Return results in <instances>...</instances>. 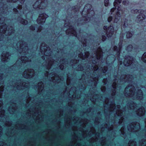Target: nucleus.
I'll return each instance as SVG.
<instances>
[{
	"mask_svg": "<svg viewBox=\"0 0 146 146\" xmlns=\"http://www.w3.org/2000/svg\"><path fill=\"white\" fill-rule=\"evenodd\" d=\"M66 33H68V34H71L77 37L79 40H80V38H79L77 36L76 31L72 27H71L70 28L66 30Z\"/></svg>",
	"mask_w": 146,
	"mask_h": 146,
	"instance_id": "nucleus-14",
	"label": "nucleus"
},
{
	"mask_svg": "<svg viewBox=\"0 0 146 146\" xmlns=\"http://www.w3.org/2000/svg\"><path fill=\"white\" fill-rule=\"evenodd\" d=\"M78 52L76 53L78 54V57L83 60L88 58L89 56V53L88 52H85L84 55L82 52H80L79 51H78Z\"/></svg>",
	"mask_w": 146,
	"mask_h": 146,
	"instance_id": "nucleus-13",
	"label": "nucleus"
},
{
	"mask_svg": "<svg viewBox=\"0 0 146 146\" xmlns=\"http://www.w3.org/2000/svg\"><path fill=\"white\" fill-rule=\"evenodd\" d=\"M140 146H146V140L143 139L140 142Z\"/></svg>",
	"mask_w": 146,
	"mask_h": 146,
	"instance_id": "nucleus-20",
	"label": "nucleus"
},
{
	"mask_svg": "<svg viewBox=\"0 0 146 146\" xmlns=\"http://www.w3.org/2000/svg\"><path fill=\"white\" fill-rule=\"evenodd\" d=\"M112 86L113 88L115 89L116 88L117 84L115 82H113Z\"/></svg>",
	"mask_w": 146,
	"mask_h": 146,
	"instance_id": "nucleus-27",
	"label": "nucleus"
},
{
	"mask_svg": "<svg viewBox=\"0 0 146 146\" xmlns=\"http://www.w3.org/2000/svg\"><path fill=\"white\" fill-rule=\"evenodd\" d=\"M112 16H110L108 18V22H110L112 20Z\"/></svg>",
	"mask_w": 146,
	"mask_h": 146,
	"instance_id": "nucleus-30",
	"label": "nucleus"
},
{
	"mask_svg": "<svg viewBox=\"0 0 146 146\" xmlns=\"http://www.w3.org/2000/svg\"><path fill=\"white\" fill-rule=\"evenodd\" d=\"M129 3V1H124L123 2V4L124 5H127Z\"/></svg>",
	"mask_w": 146,
	"mask_h": 146,
	"instance_id": "nucleus-28",
	"label": "nucleus"
},
{
	"mask_svg": "<svg viewBox=\"0 0 146 146\" xmlns=\"http://www.w3.org/2000/svg\"><path fill=\"white\" fill-rule=\"evenodd\" d=\"M71 65H72V66H75V65H74V64H72Z\"/></svg>",
	"mask_w": 146,
	"mask_h": 146,
	"instance_id": "nucleus-40",
	"label": "nucleus"
},
{
	"mask_svg": "<svg viewBox=\"0 0 146 146\" xmlns=\"http://www.w3.org/2000/svg\"><path fill=\"white\" fill-rule=\"evenodd\" d=\"M89 69L88 68V69H87V71H89Z\"/></svg>",
	"mask_w": 146,
	"mask_h": 146,
	"instance_id": "nucleus-42",
	"label": "nucleus"
},
{
	"mask_svg": "<svg viewBox=\"0 0 146 146\" xmlns=\"http://www.w3.org/2000/svg\"><path fill=\"white\" fill-rule=\"evenodd\" d=\"M33 7L34 8H35V5H34L33 6Z\"/></svg>",
	"mask_w": 146,
	"mask_h": 146,
	"instance_id": "nucleus-45",
	"label": "nucleus"
},
{
	"mask_svg": "<svg viewBox=\"0 0 146 146\" xmlns=\"http://www.w3.org/2000/svg\"><path fill=\"white\" fill-rule=\"evenodd\" d=\"M140 127L139 123L135 122L128 126V130L131 132H135L139 131Z\"/></svg>",
	"mask_w": 146,
	"mask_h": 146,
	"instance_id": "nucleus-8",
	"label": "nucleus"
},
{
	"mask_svg": "<svg viewBox=\"0 0 146 146\" xmlns=\"http://www.w3.org/2000/svg\"><path fill=\"white\" fill-rule=\"evenodd\" d=\"M65 24H64V26H65Z\"/></svg>",
	"mask_w": 146,
	"mask_h": 146,
	"instance_id": "nucleus-53",
	"label": "nucleus"
},
{
	"mask_svg": "<svg viewBox=\"0 0 146 146\" xmlns=\"http://www.w3.org/2000/svg\"><path fill=\"white\" fill-rule=\"evenodd\" d=\"M42 4V2H41L40 5Z\"/></svg>",
	"mask_w": 146,
	"mask_h": 146,
	"instance_id": "nucleus-50",
	"label": "nucleus"
},
{
	"mask_svg": "<svg viewBox=\"0 0 146 146\" xmlns=\"http://www.w3.org/2000/svg\"><path fill=\"white\" fill-rule=\"evenodd\" d=\"M137 64V63L135 62V60L129 56H128L127 58H125L123 62V64L125 66H130L131 68H134Z\"/></svg>",
	"mask_w": 146,
	"mask_h": 146,
	"instance_id": "nucleus-7",
	"label": "nucleus"
},
{
	"mask_svg": "<svg viewBox=\"0 0 146 146\" xmlns=\"http://www.w3.org/2000/svg\"><path fill=\"white\" fill-rule=\"evenodd\" d=\"M109 4V0H105L104 1V5L105 6H107Z\"/></svg>",
	"mask_w": 146,
	"mask_h": 146,
	"instance_id": "nucleus-26",
	"label": "nucleus"
},
{
	"mask_svg": "<svg viewBox=\"0 0 146 146\" xmlns=\"http://www.w3.org/2000/svg\"><path fill=\"white\" fill-rule=\"evenodd\" d=\"M131 21L130 20H128L127 19H125L123 21V27L125 28L126 27L129 25V24Z\"/></svg>",
	"mask_w": 146,
	"mask_h": 146,
	"instance_id": "nucleus-16",
	"label": "nucleus"
},
{
	"mask_svg": "<svg viewBox=\"0 0 146 146\" xmlns=\"http://www.w3.org/2000/svg\"><path fill=\"white\" fill-rule=\"evenodd\" d=\"M85 73H86V74H87V73H86V70H85Z\"/></svg>",
	"mask_w": 146,
	"mask_h": 146,
	"instance_id": "nucleus-49",
	"label": "nucleus"
},
{
	"mask_svg": "<svg viewBox=\"0 0 146 146\" xmlns=\"http://www.w3.org/2000/svg\"><path fill=\"white\" fill-rule=\"evenodd\" d=\"M106 39V37L104 35H102V40L104 41Z\"/></svg>",
	"mask_w": 146,
	"mask_h": 146,
	"instance_id": "nucleus-31",
	"label": "nucleus"
},
{
	"mask_svg": "<svg viewBox=\"0 0 146 146\" xmlns=\"http://www.w3.org/2000/svg\"><path fill=\"white\" fill-rule=\"evenodd\" d=\"M78 70H81V71H83L84 69L83 67H81V65H78Z\"/></svg>",
	"mask_w": 146,
	"mask_h": 146,
	"instance_id": "nucleus-24",
	"label": "nucleus"
},
{
	"mask_svg": "<svg viewBox=\"0 0 146 146\" xmlns=\"http://www.w3.org/2000/svg\"><path fill=\"white\" fill-rule=\"evenodd\" d=\"M64 64L65 63V61H64Z\"/></svg>",
	"mask_w": 146,
	"mask_h": 146,
	"instance_id": "nucleus-52",
	"label": "nucleus"
},
{
	"mask_svg": "<svg viewBox=\"0 0 146 146\" xmlns=\"http://www.w3.org/2000/svg\"><path fill=\"white\" fill-rule=\"evenodd\" d=\"M107 70V67H104L102 69V70L103 73L106 72Z\"/></svg>",
	"mask_w": 146,
	"mask_h": 146,
	"instance_id": "nucleus-29",
	"label": "nucleus"
},
{
	"mask_svg": "<svg viewBox=\"0 0 146 146\" xmlns=\"http://www.w3.org/2000/svg\"><path fill=\"white\" fill-rule=\"evenodd\" d=\"M66 91V90L65 88H64V93Z\"/></svg>",
	"mask_w": 146,
	"mask_h": 146,
	"instance_id": "nucleus-43",
	"label": "nucleus"
},
{
	"mask_svg": "<svg viewBox=\"0 0 146 146\" xmlns=\"http://www.w3.org/2000/svg\"><path fill=\"white\" fill-rule=\"evenodd\" d=\"M18 9L19 10H21L20 9H19V7H18Z\"/></svg>",
	"mask_w": 146,
	"mask_h": 146,
	"instance_id": "nucleus-44",
	"label": "nucleus"
},
{
	"mask_svg": "<svg viewBox=\"0 0 146 146\" xmlns=\"http://www.w3.org/2000/svg\"><path fill=\"white\" fill-rule=\"evenodd\" d=\"M79 8H78L77 9V8H76V7L75 8V11H79Z\"/></svg>",
	"mask_w": 146,
	"mask_h": 146,
	"instance_id": "nucleus-35",
	"label": "nucleus"
},
{
	"mask_svg": "<svg viewBox=\"0 0 146 146\" xmlns=\"http://www.w3.org/2000/svg\"><path fill=\"white\" fill-rule=\"evenodd\" d=\"M65 117L64 116V117ZM64 121H65V119L64 120Z\"/></svg>",
	"mask_w": 146,
	"mask_h": 146,
	"instance_id": "nucleus-54",
	"label": "nucleus"
},
{
	"mask_svg": "<svg viewBox=\"0 0 146 146\" xmlns=\"http://www.w3.org/2000/svg\"><path fill=\"white\" fill-rule=\"evenodd\" d=\"M77 61V60L75 62H76V63Z\"/></svg>",
	"mask_w": 146,
	"mask_h": 146,
	"instance_id": "nucleus-48",
	"label": "nucleus"
},
{
	"mask_svg": "<svg viewBox=\"0 0 146 146\" xmlns=\"http://www.w3.org/2000/svg\"><path fill=\"white\" fill-rule=\"evenodd\" d=\"M47 15L45 13L41 14L37 19V22L38 24H42L45 21L46 18H47Z\"/></svg>",
	"mask_w": 146,
	"mask_h": 146,
	"instance_id": "nucleus-12",
	"label": "nucleus"
},
{
	"mask_svg": "<svg viewBox=\"0 0 146 146\" xmlns=\"http://www.w3.org/2000/svg\"><path fill=\"white\" fill-rule=\"evenodd\" d=\"M91 101L92 102H95V101H94V100H93V99H91Z\"/></svg>",
	"mask_w": 146,
	"mask_h": 146,
	"instance_id": "nucleus-39",
	"label": "nucleus"
},
{
	"mask_svg": "<svg viewBox=\"0 0 146 146\" xmlns=\"http://www.w3.org/2000/svg\"><path fill=\"white\" fill-rule=\"evenodd\" d=\"M126 107H125V108L124 109V110H125V111H126L125 110H126Z\"/></svg>",
	"mask_w": 146,
	"mask_h": 146,
	"instance_id": "nucleus-41",
	"label": "nucleus"
},
{
	"mask_svg": "<svg viewBox=\"0 0 146 146\" xmlns=\"http://www.w3.org/2000/svg\"><path fill=\"white\" fill-rule=\"evenodd\" d=\"M103 49H101L99 47L96 50V52L95 53L94 56H91L92 58H94V57L95 59H96V61L95 60H92V63L94 64V66H92V69H93L94 71H97L99 70V68L96 64L97 63V62L100 60L102 56V53H105V52H103Z\"/></svg>",
	"mask_w": 146,
	"mask_h": 146,
	"instance_id": "nucleus-3",
	"label": "nucleus"
},
{
	"mask_svg": "<svg viewBox=\"0 0 146 146\" xmlns=\"http://www.w3.org/2000/svg\"><path fill=\"white\" fill-rule=\"evenodd\" d=\"M72 88H71L70 89V90L69 92V94H71V90H72Z\"/></svg>",
	"mask_w": 146,
	"mask_h": 146,
	"instance_id": "nucleus-38",
	"label": "nucleus"
},
{
	"mask_svg": "<svg viewBox=\"0 0 146 146\" xmlns=\"http://www.w3.org/2000/svg\"><path fill=\"white\" fill-rule=\"evenodd\" d=\"M124 95L127 97L132 98L133 100H141L143 98V94L139 88L135 89L134 87L131 85L127 86L124 91Z\"/></svg>",
	"mask_w": 146,
	"mask_h": 146,
	"instance_id": "nucleus-1",
	"label": "nucleus"
},
{
	"mask_svg": "<svg viewBox=\"0 0 146 146\" xmlns=\"http://www.w3.org/2000/svg\"><path fill=\"white\" fill-rule=\"evenodd\" d=\"M143 13H140L137 16L136 20L137 22L140 23L143 20L145 19L146 17L145 15L143 14Z\"/></svg>",
	"mask_w": 146,
	"mask_h": 146,
	"instance_id": "nucleus-15",
	"label": "nucleus"
},
{
	"mask_svg": "<svg viewBox=\"0 0 146 146\" xmlns=\"http://www.w3.org/2000/svg\"><path fill=\"white\" fill-rule=\"evenodd\" d=\"M37 3H38V2H36V3H35V4H37Z\"/></svg>",
	"mask_w": 146,
	"mask_h": 146,
	"instance_id": "nucleus-47",
	"label": "nucleus"
},
{
	"mask_svg": "<svg viewBox=\"0 0 146 146\" xmlns=\"http://www.w3.org/2000/svg\"><path fill=\"white\" fill-rule=\"evenodd\" d=\"M23 24L26 25L27 24V21L24 20V21H23Z\"/></svg>",
	"mask_w": 146,
	"mask_h": 146,
	"instance_id": "nucleus-33",
	"label": "nucleus"
},
{
	"mask_svg": "<svg viewBox=\"0 0 146 146\" xmlns=\"http://www.w3.org/2000/svg\"><path fill=\"white\" fill-rule=\"evenodd\" d=\"M74 92H73V94H74Z\"/></svg>",
	"mask_w": 146,
	"mask_h": 146,
	"instance_id": "nucleus-51",
	"label": "nucleus"
},
{
	"mask_svg": "<svg viewBox=\"0 0 146 146\" xmlns=\"http://www.w3.org/2000/svg\"><path fill=\"white\" fill-rule=\"evenodd\" d=\"M120 131L122 134L123 135L125 134L124 130V127H122L120 129Z\"/></svg>",
	"mask_w": 146,
	"mask_h": 146,
	"instance_id": "nucleus-25",
	"label": "nucleus"
},
{
	"mask_svg": "<svg viewBox=\"0 0 146 146\" xmlns=\"http://www.w3.org/2000/svg\"><path fill=\"white\" fill-rule=\"evenodd\" d=\"M113 57H115V56H114V55H113Z\"/></svg>",
	"mask_w": 146,
	"mask_h": 146,
	"instance_id": "nucleus-46",
	"label": "nucleus"
},
{
	"mask_svg": "<svg viewBox=\"0 0 146 146\" xmlns=\"http://www.w3.org/2000/svg\"><path fill=\"white\" fill-rule=\"evenodd\" d=\"M132 36V34L130 32H128L127 33L126 36L128 38H129L131 37Z\"/></svg>",
	"mask_w": 146,
	"mask_h": 146,
	"instance_id": "nucleus-23",
	"label": "nucleus"
},
{
	"mask_svg": "<svg viewBox=\"0 0 146 146\" xmlns=\"http://www.w3.org/2000/svg\"><path fill=\"white\" fill-rule=\"evenodd\" d=\"M128 105V110H133V111L136 112L138 116H143L145 114V110L144 108L143 107H142L138 109V105L134 103L133 102H131L129 104L128 103L127 106Z\"/></svg>",
	"mask_w": 146,
	"mask_h": 146,
	"instance_id": "nucleus-5",
	"label": "nucleus"
},
{
	"mask_svg": "<svg viewBox=\"0 0 146 146\" xmlns=\"http://www.w3.org/2000/svg\"><path fill=\"white\" fill-rule=\"evenodd\" d=\"M107 79H104L103 80V82L104 83V84H106L107 83Z\"/></svg>",
	"mask_w": 146,
	"mask_h": 146,
	"instance_id": "nucleus-32",
	"label": "nucleus"
},
{
	"mask_svg": "<svg viewBox=\"0 0 146 146\" xmlns=\"http://www.w3.org/2000/svg\"><path fill=\"white\" fill-rule=\"evenodd\" d=\"M104 29L106 31V33L108 37H111L112 36L114 30L113 26H110L107 28V26H104Z\"/></svg>",
	"mask_w": 146,
	"mask_h": 146,
	"instance_id": "nucleus-9",
	"label": "nucleus"
},
{
	"mask_svg": "<svg viewBox=\"0 0 146 146\" xmlns=\"http://www.w3.org/2000/svg\"><path fill=\"white\" fill-rule=\"evenodd\" d=\"M132 46L131 45H129L126 49V50L128 51H131L132 49Z\"/></svg>",
	"mask_w": 146,
	"mask_h": 146,
	"instance_id": "nucleus-22",
	"label": "nucleus"
},
{
	"mask_svg": "<svg viewBox=\"0 0 146 146\" xmlns=\"http://www.w3.org/2000/svg\"><path fill=\"white\" fill-rule=\"evenodd\" d=\"M113 105L110 106V110L111 111L115 112L116 115L118 116H122L121 117L119 121V124H121L124 121V117H125V116L123 115L124 111L120 109V105H117L116 107L114 105L113 102Z\"/></svg>",
	"mask_w": 146,
	"mask_h": 146,
	"instance_id": "nucleus-6",
	"label": "nucleus"
},
{
	"mask_svg": "<svg viewBox=\"0 0 146 146\" xmlns=\"http://www.w3.org/2000/svg\"><path fill=\"white\" fill-rule=\"evenodd\" d=\"M133 78V77L132 75H127L125 78H124L123 76H122L119 80L120 82L124 81L125 83L126 82L130 83L131 82Z\"/></svg>",
	"mask_w": 146,
	"mask_h": 146,
	"instance_id": "nucleus-10",
	"label": "nucleus"
},
{
	"mask_svg": "<svg viewBox=\"0 0 146 146\" xmlns=\"http://www.w3.org/2000/svg\"><path fill=\"white\" fill-rule=\"evenodd\" d=\"M136 143L134 140H130L129 141L128 146H136Z\"/></svg>",
	"mask_w": 146,
	"mask_h": 146,
	"instance_id": "nucleus-18",
	"label": "nucleus"
},
{
	"mask_svg": "<svg viewBox=\"0 0 146 146\" xmlns=\"http://www.w3.org/2000/svg\"><path fill=\"white\" fill-rule=\"evenodd\" d=\"M116 91L115 90H114L112 93V96H113L115 95V93Z\"/></svg>",
	"mask_w": 146,
	"mask_h": 146,
	"instance_id": "nucleus-34",
	"label": "nucleus"
},
{
	"mask_svg": "<svg viewBox=\"0 0 146 146\" xmlns=\"http://www.w3.org/2000/svg\"><path fill=\"white\" fill-rule=\"evenodd\" d=\"M91 5L90 4L86 5L84 7V10L82 11V15H84L85 16L84 19L81 21L83 23H85L88 22L90 21L91 19L92 18L91 16H93L94 14V12L91 9Z\"/></svg>",
	"mask_w": 146,
	"mask_h": 146,
	"instance_id": "nucleus-2",
	"label": "nucleus"
},
{
	"mask_svg": "<svg viewBox=\"0 0 146 146\" xmlns=\"http://www.w3.org/2000/svg\"><path fill=\"white\" fill-rule=\"evenodd\" d=\"M119 63H120V64H121L122 63V62H123L121 60H120V59H119Z\"/></svg>",
	"mask_w": 146,
	"mask_h": 146,
	"instance_id": "nucleus-36",
	"label": "nucleus"
},
{
	"mask_svg": "<svg viewBox=\"0 0 146 146\" xmlns=\"http://www.w3.org/2000/svg\"><path fill=\"white\" fill-rule=\"evenodd\" d=\"M131 12L132 13L137 14L138 13H143L144 12V11L141 9L137 10L136 9L135 10H132Z\"/></svg>",
	"mask_w": 146,
	"mask_h": 146,
	"instance_id": "nucleus-17",
	"label": "nucleus"
},
{
	"mask_svg": "<svg viewBox=\"0 0 146 146\" xmlns=\"http://www.w3.org/2000/svg\"><path fill=\"white\" fill-rule=\"evenodd\" d=\"M141 59L144 62L146 63V52L144 53L141 58Z\"/></svg>",
	"mask_w": 146,
	"mask_h": 146,
	"instance_id": "nucleus-21",
	"label": "nucleus"
},
{
	"mask_svg": "<svg viewBox=\"0 0 146 146\" xmlns=\"http://www.w3.org/2000/svg\"><path fill=\"white\" fill-rule=\"evenodd\" d=\"M121 0H115V1L113 3L114 6L115 8H113L111 10V14H112L113 13H115L114 11L116 9H117V11L116 13L115 16V19L114 20V23H117V22L119 20L121 17V14L119 11H120L121 9L120 7V5L119 4L121 3Z\"/></svg>",
	"mask_w": 146,
	"mask_h": 146,
	"instance_id": "nucleus-4",
	"label": "nucleus"
},
{
	"mask_svg": "<svg viewBox=\"0 0 146 146\" xmlns=\"http://www.w3.org/2000/svg\"><path fill=\"white\" fill-rule=\"evenodd\" d=\"M101 90H102V92H104L105 91V88H104V90L102 89V88L101 89Z\"/></svg>",
	"mask_w": 146,
	"mask_h": 146,
	"instance_id": "nucleus-37",
	"label": "nucleus"
},
{
	"mask_svg": "<svg viewBox=\"0 0 146 146\" xmlns=\"http://www.w3.org/2000/svg\"><path fill=\"white\" fill-rule=\"evenodd\" d=\"M98 77L97 76V77H95L94 78H93L92 80H91V81L92 82H93L94 85L95 86H96V85L98 83Z\"/></svg>",
	"mask_w": 146,
	"mask_h": 146,
	"instance_id": "nucleus-19",
	"label": "nucleus"
},
{
	"mask_svg": "<svg viewBox=\"0 0 146 146\" xmlns=\"http://www.w3.org/2000/svg\"><path fill=\"white\" fill-rule=\"evenodd\" d=\"M122 42L120 41L118 44V48L117 46H115L113 47V53L114 54L115 53V55H117L118 57H119V56L121 49L122 47Z\"/></svg>",
	"mask_w": 146,
	"mask_h": 146,
	"instance_id": "nucleus-11",
	"label": "nucleus"
}]
</instances>
